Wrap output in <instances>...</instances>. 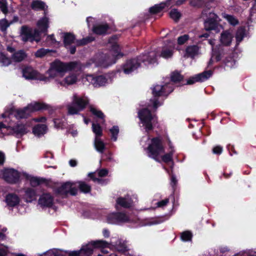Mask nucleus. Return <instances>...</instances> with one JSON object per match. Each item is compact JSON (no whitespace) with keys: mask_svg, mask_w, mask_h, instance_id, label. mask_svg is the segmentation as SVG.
I'll list each match as a JSON object with an SVG mask.
<instances>
[{"mask_svg":"<svg viewBox=\"0 0 256 256\" xmlns=\"http://www.w3.org/2000/svg\"><path fill=\"white\" fill-rule=\"evenodd\" d=\"M0 9L4 14L8 12V8L5 2H0Z\"/></svg>","mask_w":256,"mask_h":256,"instance_id":"53","label":"nucleus"},{"mask_svg":"<svg viewBox=\"0 0 256 256\" xmlns=\"http://www.w3.org/2000/svg\"><path fill=\"white\" fill-rule=\"evenodd\" d=\"M53 36H54L53 35H50V36H48V38H47V40L48 41H50L52 44H54L56 41L54 38Z\"/></svg>","mask_w":256,"mask_h":256,"instance_id":"63","label":"nucleus"},{"mask_svg":"<svg viewBox=\"0 0 256 256\" xmlns=\"http://www.w3.org/2000/svg\"><path fill=\"white\" fill-rule=\"evenodd\" d=\"M123 54L120 52L118 44H114L112 45V50L108 55L102 56V60L100 62H96L95 66H96L107 67L114 64L116 60L122 56Z\"/></svg>","mask_w":256,"mask_h":256,"instance_id":"6","label":"nucleus"},{"mask_svg":"<svg viewBox=\"0 0 256 256\" xmlns=\"http://www.w3.org/2000/svg\"><path fill=\"white\" fill-rule=\"evenodd\" d=\"M222 148L220 146H216L212 149V152L214 154H220L222 152Z\"/></svg>","mask_w":256,"mask_h":256,"instance_id":"54","label":"nucleus"},{"mask_svg":"<svg viewBox=\"0 0 256 256\" xmlns=\"http://www.w3.org/2000/svg\"><path fill=\"white\" fill-rule=\"evenodd\" d=\"M169 202V200L168 198H166L165 200H162L158 202H157L158 207L162 208L166 206L168 202Z\"/></svg>","mask_w":256,"mask_h":256,"instance_id":"55","label":"nucleus"},{"mask_svg":"<svg viewBox=\"0 0 256 256\" xmlns=\"http://www.w3.org/2000/svg\"><path fill=\"white\" fill-rule=\"evenodd\" d=\"M55 127L57 128H62L64 125V120L63 119L56 118L54 120Z\"/></svg>","mask_w":256,"mask_h":256,"instance_id":"50","label":"nucleus"},{"mask_svg":"<svg viewBox=\"0 0 256 256\" xmlns=\"http://www.w3.org/2000/svg\"><path fill=\"white\" fill-rule=\"evenodd\" d=\"M232 34L228 31L226 30L222 33L220 40L223 45H230L232 42Z\"/></svg>","mask_w":256,"mask_h":256,"instance_id":"24","label":"nucleus"},{"mask_svg":"<svg viewBox=\"0 0 256 256\" xmlns=\"http://www.w3.org/2000/svg\"><path fill=\"white\" fill-rule=\"evenodd\" d=\"M47 130V126L46 124H37L34 127L32 132L34 135L40 136L44 134Z\"/></svg>","mask_w":256,"mask_h":256,"instance_id":"26","label":"nucleus"},{"mask_svg":"<svg viewBox=\"0 0 256 256\" xmlns=\"http://www.w3.org/2000/svg\"><path fill=\"white\" fill-rule=\"evenodd\" d=\"M245 30L242 28H238L236 33V40L238 42H240L245 36Z\"/></svg>","mask_w":256,"mask_h":256,"instance_id":"36","label":"nucleus"},{"mask_svg":"<svg viewBox=\"0 0 256 256\" xmlns=\"http://www.w3.org/2000/svg\"><path fill=\"white\" fill-rule=\"evenodd\" d=\"M78 186L80 190L85 193L88 192L90 190V186L83 182H78Z\"/></svg>","mask_w":256,"mask_h":256,"instance_id":"40","label":"nucleus"},{"mask_svg":"<svg viewBox=\"0 0 256 256\" xmlns=\"http://www.w3.org/2000/svg\"><path fill=\"white\" fill-rule=\"evenodd\" d=\"M116 250L122 253H125L128 249L124 243L120 242L116 246Z\"/></svg>","mask_w":256,"mask_h":256,"instance_id":"45","label":"nucleus"},{"mask_svg":"<svg viewBox=\"0 0 256 256\" xmlns=\"http://www.w3.org/2000/svg\"><path fill=\"white\" fill-rule=\"evenodd\" d=\"M88 102L86 98L79 96L75 94L72 97V103L67 106L68 113L70 114H77L83 110Z\"/></svg>","mask_w":256,"mask_h":256,"instance_id":"8","label":"nucleus"},{"mask_svg":"<svg viewBox=\"0 0 256 256\" xmlns=\"http://www.w3.org/2000/svg\"><path fill=\"white\" fill-rule=\"evenodd\" d=\"M90 110L93 114L95 115L97 117L102 119L104 118V115L101 111L96 110V108L92 106H90Z\"/></svg>","mask_w":256,"mask_h":256,"instance_id":"46","label":"nucleus"},{"mask_svg":"<svg viewBox=\"0 0 256 256\" xmlns=\"http://www.w3.org/2000/svg\"><path fill=\"white\" fill-rule=\"evenodd\" d=\"M226 65L230 68L233 67L236 63V62L232 58H229L226 60L225 61Z\"/></svg>","mask_w":256,"mask_h":256,"instance_id":"52","label":"nucleus"},{"mask_svg":"<svg viewBox=\"0 0 256 256\" xmlns=\"http://www.w3.org/2000/svg\"><path fill=\"white\" fill-rule=\"evenodd\" d=\"M33 120L36 122H44L46 120L45 117H41L40 118H34Z\"/></svg>","mask_w":256,"mask_h":256,"instance_id":"59","label":"nucleus"},{"mask_svg":"<svg viewBox=\"0 0 256 256\" xmlns=\"http://www.w3.org/2000/svg\"><path fill=\"white\" fill-rule=\"evenodd\" d=\"M190 38L188 34H184L180 36L178 38V43L179 44H184Z\"/></svg>","mask_w":256,"mask_h":256,"instance_id":"49","label":"nucleus"},{"mask_svg":"<svg viewBox=\"0 0 256 256\" xmlns=\"http://www.w3.org/2000/svg\"><path fill=\"white\" fill-rule=\"evenodd\" d=\"M183 77L178 72H174L171 75V80L172 82H176L180 81Z\"/></svg>","mask_w":256,"mask_h":256,"instance_id":"44","label":"nucleus"},{"mask_svg":"<svg viewBox=\"0 0 256 256\" xmlns=\"http://www.w3.org/2000/svg\"><path fill=\"white\" fill-rule=\"evenodd\" d=\"M18 20V18L17 16L14 17V20L12 21L8 22L6 18H4L0 20V29L4 32V34H6V29L10 26L15 22Z\"/></svg>","mask_w":256,"mask_h":256,"instance_id":"25","label":"nucleus"},{"mask_svg":"<svg viewBox=\"0 0 256 256\" xmlns=\"http://www.w3.org/2000/svg\"><path fill=\"white\" fill-rule=\"evenodd\" d=\"M152 103L153 107L155 108H156L160 105L159 102H158V100L156 98L152 100Z\"/></svg>","mask_w":256,"mask_h":256,"instance_id":"60","label":"nucleus"},{"mask_svg":"<svg viewBox=\"0 0 256 256\" xmlns=\"http://www.w3.org/2000/svg\"><path fill=\"white\" fill-rule=\"evenodd\" d=\"M147 150L148 156L157 162H160V159L166 163L172 160V150L168 154H163L164 150L162 141L159 138H152V142Z\"/></svg>","mask_w":256,"mask_h":256,"instance_id":"2","label":"nucleus"},{"mask_svg":"<svg viewBox=\"0 0 256 256\" xmlns=\"http://www.w3.org/2000/svg\"><path fill=\"white\" fill-rule=\"evenodd\" d=\"M94 147L96 150L100 153H102L105 149V144L100 138L95 137Z\"/></svg>","mask_w":256,"mask_h":256,"instance_id":"32","label":"nucleus"},{"mask_svg":"<svg viewBox=\"0 0 256 256\" xmlns=\"http://www.w3.org/2000/svg\"><path fill=\"white\" fill-rule=\"evenodd\" d=\"M170 16L174 20L178 21L181 16V14L177 10L173 9L170 12Z\"/></svg>","mask_w":256,"mask_h":256,"instance_id":"42","label":"nucleus"},{"mask_svg":"<svg viewBox=\"0 0 256 256\" xmlns=\"http://www.w3.org/2000/svg\"><path fill=\"white\" fill-rule=\"evenodd\" d=\"M8 247L4 246L2 248H0V256H6L8 253Z\"/></svg>","mask_w":256,"mask_h":256,"instance_id":"57","label":"nucleus"},{"mask_svg":"<svg viewBox=\"0 0 256 256\" xmlns=\"http://www.w3.org/2000/svg\"><path fill=\"white\" fill-rule=\"evenodd\" d=\"M212 70L204 72L190 78L187 81V84H192L196 82H204L212 76Z\"/></svg>","mask_w":256,"mask_h":256,"instance_id":"16","label":"nucleus"},{"mask_svg":"<svg viewBox=\"0 0 256 256\" xmlns=\"http://www.w3.org/2000/svg\"><path fill=\"white\" fill-rule=\"evenodd\" d=\"M20 36L21 40L24 42L28 41L31 42L36 41L38 42L40 40V38L38 37V30H32L26 26H23L21 27Z\"/></svg>","mask_w":256,"mask_h":256,"instance_id":"10","label":"nucleus"},{"mask_svg":"<svg viewBox=\"0 0 256 256\" xmlns=\"http://www.w3.org/2000/svg\"><path fill=\"white\" fill-rule=\"evenodd\" d=\"M31 125L30 123L23 124L18 123L12 125V123L6 124L4 122H0V130L2 132H8V134L14 135L17 137L22 136L27 134L30 131Z\"/></svg>","mask_w":256,"mask_h":256,"instance_id":"4","label":"nucleus"},{"mask_svg":"<svg viewBox=\"0 0 256 256\" xmlns=\"http://www.w3.org/2000/svg\"><path fill=\"white\" fill-rule=\"evenodd\" d=\"M138 117L146 132L152 128V125L157 122V119L154 116H152L150 112L147 108H144L138 112Z\"/></svg>","mask_w":256,"mask_h":256,"instance_id":"9","label":"nucleus"},{"mask_svg":"<svg viewBox=\"0 0 256 256\" xmlns=\"http://www.w3.org/2000/svg\"><path fill=\"white\" fill-rule=\"evenodd\" d=\"M128 216L123 213H115L109 215L107 220L110 224H117L118 222H126L128 221Z\"/></svg>","mask_w":256,"mask_h":256,"instance_id":"15","label":"nucleus"},{"mask_svg":"<svg viewBox=\"0 0 256 256\" xmlns=\"http://www.w3.org/2000/svg\"><path fill=\"white\" fill-rule=\"evenodd\" d=\"M170 0H168L164 3H161L159 4H156L150 8V12L152 14H156L161 11L166 6H170L169 2Z\"/></svg>","mask_w":256,"mask_h":256,"instance_id":"29","label":"nucleus"},{"mask_svg":"<svg viewBox=\"0 0 256 256\" xmlns=\"http://www.w3.org/2000/svg\"><path fill=\"white\" fill-rule=\"evenodd\" d=\"M117 204L124 208H129L132 204V200L128 196L126 198H120L116 200Z\"/></svg>","mask_w":256,"mask_h":256,"instance_id":"30","label":"nucleus"},{"mask_svg":"<svg viewBox=\"0 0 256 256\" xmlns=\"http://www.w3.org/2000/svg\"><path fill=\"white\" fill-rule=\"evenodd\" d=\"M0 63L2 66H8L10 64V60L3 53H0Z\"/></svg>","mask_w":256,"mask_h":256,"instance_id":"39","label":"nucleus"},{"mask_svg":"<svg viewBox=\"0 0 256 256\" xmlns=\"http://www.w3.org/2000/svg\"><path fill=\"white\" fill-rule=\"evenodd\" d=\"M45 4L40 0H34L31 4V8L32 10H38L44 8Z\"/></svg>","mask_w":256,"mask_h":256,"instance_id":"33","label":"nucleus"},{"mask_svg":"<svg viewBox=\"0 0 256 256\" xmlns=\"http://www.w3.org/2000/svg\"><path fill=\"white\" fill-rule=\"evenodd\" d=\"M38 204L42 207H50L53 204V198L49 194H44L40 198Z\"/></svg>","mask_w":256,"mask_h":256,"instance_id":"19","label":"nucleus"},{"mask_svg":"<svg viewBox=\"0 0 256 256\" xmlns=\"http://www.w3.org/2000/svg\"><path fill=\"white\" fill-rule=\"evenodd\" d=\"M94 38L92 36H88L86 38H84L81 40H78L76 42V44L78 46H83L86 44H87L94 40Z\"/></svg>","mask_w":256,"mask_h":256,"instance_id":"38","label":"nucleus"},{"mask_svg":"<svg viewBox=\"0 0 256 256\" xmlns=\"http://www.w3.org/2000/svg\"><path fill=\"white\" fill-rule=\"evenodd\" d=\"M5 160V154H4L0 151V165L2 164Z\"/></svg>","mask_w":256,"mask_h":256,"instance_id":"58","label":"nucleus"},{"mask_svg":"<svg viewBox=\"0 0 256 256\" xmlns=\"http://www.w3.org/2000/svg\"><path fill=\"white\" fill-rule=\"evenodd\" d=\"M173 88L169 87L168 85H156L152 89V94L154 97L163 96L171 92Z\"/></svg>","mask_w":256,"mask_h":256,"instance_id":"18","label":"nucleus"},{"mask_svg":"<svg viewBox=\"0 0 256 256\" xmlns=\"http://www.w3.org/2000/svg\"><path fill=\"white\" fill-rule=\"evenodd\" d=\"M98 248H109V244L104 240L92 241L83 246L80 250L70 252L69 256H90L94 249Z\"/></svg>","mask_w":256,"mask_h":256,"instance_id":"5","label":"nucleus"},{"mask_svg":"<svg viewBox=\"0 0 256 256\" xmlns=\"http://www.w3.org/2000/svg\"><path fill=\"white\" fill-rule=\"evenodd\" d=\"M192 234L190 232H183L181 234V238L183 241H188L191 240Z\"/></svg>","mask_w":256,"mask_h":256,"instance_id":"47","label":"nucleus"},{"mask_svg":"<svg viewBox=\"0 0 256 256\" xmlns=\"http://www.w3.org/2000/svg\"><path fill=\"white\" fill-rule=\"evenodd\" d=\"M26 178L30 180V184L32 186H36L40 183V180L36 177L27 176Z\"/></svg>","mask_w":256,"mask_h":256,"instance_id":"43","label":"nucleus"},{"mask_svg":"<svg viewBox=\"0 0 256 256\" xmlns=\"http://www.w3.org/2000/svg\"><path fill=\"white\" fill-rule=\"evenodd\" d=\"M46 108V105L39 102H32L23 109L16 110L14 116L18 119L26 118L32 112Z\"/></svg>","mask_w":256,"mask_h":256,"instance_id":"7","label":"nucleus"},{"mask_svg":"<svg viewBox=\"0 0 256 256\" xmlns=\"http://www.w3.org/2000/svg\"><path fill=\"white\" fill-rule=\"evenodd\" d=\"M23 198L27 202H30L36 199V192L31 188H28L24 190Z\"/></svg>","mask_w":256,"mask_h":256,"instance_id":"22","label":"nucleus"},{"mask_svg":"<svg viewBox=\"0 0 256 256\" xmlns=\"http://www.w3.org/2000/svg\"><path fill=\"white\" fill-rule=\"evenodd\" d=\"M25 57V53L22 50H20L13 54L12 60L16 62H20Z\"/></svg>","mask_w":256,"mask_h":256,"instance_id":"35","label":"nucleus"},{"mask_svg":"<svg viewBox=\"0 0 256 256\" xmlns=\"http://www.w3.org/2000/svg\"><path fill=\"white\" fill-rule=\"evenodd\" d=\"M111 133V138L114 141H116L117 140V136L119 132V128L118 126H114L110 129Z\"/></svg>","mask_w":256,"mask_h":256,"instance_id":"41","label":"nucleus"},{"mask_svg":"<svg viewBox=\"0 0 256 256\" xmlns=\"http://www.w3.org/2000/svg\"><path fill=\"white\" fill-rule=\"evenodd\" d=\"M174 46V42H170L168 48H163L160 56L164 58H168L172 57L173 54Z\"/></svg>","mask_w":256,"mask_h":256,"instance_id":"23","label":"nucleus"},{"mask_svg":"<svg viewBox=\"0 0 256 256\" xmlns=\"http://www.w3.org/2000/svg\"><path fill=\"white\" fill-rule=\"evenodd\" d=\"M20 198L18 195L14 194H9L6 197V202L10 207H14L17 206L20 202Z\"/></svg>","mask_w":256,"mask_h":256,"instance_id":"20","label":"nucleus"},{"mask_svg":"<svg viewBox=\"0 0 256 256\" xmlns=\"http://www.w3.org/2000/svg\"><path fill=\"white\" fill-rule=\"evenodd\" d=\"M108 174V170L106 169H101L98 172V176L100 177L106 176Z\"/></svg>","mask_w":256,"mask_h":256,"instance_id":"56","label":"nucleus"},{"mask_svg":"<svg viewBox=\"0 0 256 256\" xmlns=\"http://www.w3.org/2000/svg\"><path fill=\"white\" fill-rule=\"evenodd\" d=\"M78 64V63L76 62L64 63L56 60L50 64L46 74L49 76L50 82L54 80L58 84L64 86L73 84L78 80V76L76 74L70 73L64 78H62L66 72L74 69Z\"/></svg>","mask_w":256,"mask_h":256,"instance_id":"1","label":"nucleus"},{"mask_svg":"<svg viewBox=\"0 0 256 256\" xmlns=\"http://www.w3.org/2000/svg\"><path fill=\"white\" fill-rule=\"evenodd\" d=\"M22 76L28 80H40L44 81V82H49L50 78L49 76H43L36 71L33 70L30 67H28L24 68L22 70Z\"/></svg>","mask_w":256,"mask_h":256,"instance_id":"11","label":"nucleus"},{"mask_svg":"<svg viewBox=\"0 0 256 256\" xmlns=\"http://www.w3.org/2000/svg\"><path fill=\"white\" fill-rule=\"evenodd\" d=\"M215 56L216 61H219L221 60V57L219 54L214 52L212 54V58Z\"/></svg>","mask_w":256,"mask_h":256,"instance_id":"61","label":"nucleus"},{"mask_svg":"<svg viewBox=\"0 0 256 256\" xmlns=\"http://www.w3.org/2000/svg\"><path fill=\"white\" fill-rule=\"evenodd\" d=\"M108 28V25L104 24H98L94 26L92 28V30L94 33L97 34H103L106 33Z\"/></svg>","mask_w":256,"mask_h":256,"instance_id":"27","label":"nucleus"},{"mask_svg":"<svg viewBox=\"0 0 256 256\" xmlns=\"http://www.w3.org/2000/svg\"><path fill=\"white\" fill-rule=\"evenodd\" d=\"M75 38L71 33H65L64 35V46L68 48L70 45L74 42Z\"/></svg>","mask_w":256,"mask_h":256,"instance_id":"31","label":"nucleus"},{"mask_svg":"<svg viewBox=\"0 0 256 256\" xmlns=\"http://www.w3.org/2000/svg\"><path fill=\"white\" fill-rule=\"evenodd\" d=\"M69 164L71 166L74 167L76 166L77 162L76 160H70L69 161Z\"/></svg>","mask_w":256,"mask_h":256,"instance_id":"62","label":"nucleus"},{"mask_svg":"<svg viewBox=\"0 0 256 256\" xmlns=\"http://www.w3.org/2000/svg\"><path fill=\"white\" fill-rule=\"evenodd\" d=\"M92 132L96 134V137L99 138L102 135V130L98 124H95L93 123L92 124Z\"/></svg>","mask_w":256,"mask_h":256,"instance_id":"37","label":"nucleus"},{"mask_svg":"<svg viewBox=\"0 0 256 256\" xmlns=\"http://www.w3.org/2000/svg\"><path fill=\"white\" fill-rule=\"evenodd\" d=\"M44 254L47 256H58L59 252L57 250H51L44 252Z\"/></svg>","mask_w":256,"mask_h":256,"instance_id":"51","label":"nucleus"},{"mask_svg":"<svg viewBox=\"0 0 256 256\" xmlns=\"http://www.w3.org/2000/svg\"><path fill=\"white\" fill-rule=\"evenodd\" d=\"M222 16L223 18L226 19L230 24L232 26H236L238 24V19L232 15H230L226 13L222 14Z\"/></svg>","mask_w":256,"mask_h":256,"instance_id":"34","label":"nucleus"},{"mask_svg":"<svg viewBox=\"0 0 256 256\" xmlns=\"http://www.w3.org/2000/svg\"><path fill=\"white\" fill-rule=\"evenodd\" d=\"M156 53L155 51H152L148 54H142L137 58L128 60L122 68V71L125 74H130L136 70L140 66V62H147L148 64H154L156 62Z\"/></svg>","mask_w":256,"mask_h":256,"instance_id":"3","label":"nucleus"},{"mask_svg":"<svg viewBox=\"0 0 256 256\" xmlns=\"http://www.w3.org/2000/svg\"><path fill=\"white\" fill-rule=\"evenodd\" d=\"M20 175L19 172L12 168H6L4 172V178L9 183L14 184L18 182Z\"/></svg>","mask_w":256,"mask_h":256,"instance_id":"13","label":"nucleus"},{"mask_svg":"<svg viewBox=\"0 0 256 256\" xmlns=\"http://www.w3.org/2000/svg\"><path fill=\"white\" fill-rule=\"evenodd\" d=\"M210 18L204 22V28L206 30H219V25L218 24V17L214 14H210Z\"/></svg>","mask_w":256,"mask_h":256,"instance_id":"14","label":"nucleus"},{"mask_svg":"<svg viewBox=\"0 0 256 256\" xmlns=\"http://www.w3.org/2000/svg\"><path fill=\"white\" fill-rule=\"evenodd\" d=\"M176 178L174 176H172L171 178V184L172 186L176 185Z\"/></svg>","mask_w":256,"mask_h":256,"instance_id":"64","label":"nucleus"},{"mask_svg":"<svg viewBox=\"0 0 256 256\" xmlns=\"http://www.w3.org/2000/svg\"><path fill=\"white\" fill-rule=\"evenodd\" d=\"M76 184V182H66L60 188V192L62 194L70 193L72 195H76L78 191L76 186H74Z\"/></svg>","mask_w":256,"mask_h":256,"instance_id":"17","label":"nucleus"},{"mask_svg":"<svg viewBox=\"0 0 256 256\" xmlns=\"http://www.w3.org/2000/svg\"><path fill=\"white\" fill-rule=\"evenodd\" d=\"M37 28L36 30L38 32V36L40 32H44L47 31L48 28V20L47 18L44 17L40 19L37 22Z\"/></svg>","mask_w":256,"mask_h":256,"instance_id":"21","label":"nucleus"},{"mask_svg":"<svg viewBox=\"0 0 256 256\" xmlns=\"http://www.w3.org/2000/svg\"><path fill=\"white\" fill-rule=\"evenodd\" d=\"M82 80L84 82L87 81L92 84L94 87H100L104 86L108 82V80L103 76H100L94 77L92 75H86L83 78Z\"/></svg>","mask_w":256,"mask_h":256,"instance_id":"12","label":"nucleus"},{"mask_svg":"<svg viewBox=\"0 0 256 256\" xmlns=\"http://www.w3.org/2000/svg\"><path fill=\"white\" fill-rule=\"evenodd\" d=\"M199 47L196 45L190 46L187 47L186 50L187 56L194 58L199 54Z\"/></svg>","mask_w":256,"mask_h":256,"instance_id":"28","label":"nucleus"},{"mask_svg":"<svg viewBox=\"0 0 256 256\" xmlns=\"http://www.w3.org/2000/svg\"><path fill=\"white\" fill-rule=\"evenodd\" d=\"M50 50L48 49L40 48L37 50L35 55L38 58H42Z\"/></svg>","mask_w":256,"mask_h":256,"instance_id":"48","label":"nucleus"}]
</instances>
